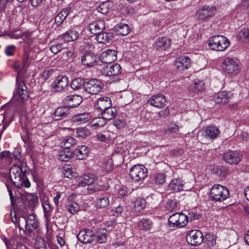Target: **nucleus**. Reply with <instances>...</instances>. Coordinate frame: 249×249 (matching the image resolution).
I'll list each match as a JSON object with an SVG mask.
<instances>
[{
    "instance_id": "f8f14e48",
    "label": "nucleus",
    "mask_w": 249,
    "mask_h": 249,
    "mask_svg": "<svg viewBox=\"0 0 249 249\" xmlns=\"http://www.w3.org/2000/svg\"><path fill=\"white\" fill-rule=\"evenodd\" d=\"M148 104L157 108H162L167 103L166 97L161 94L152 96L147 101Z\"/></svg>"
},
{
    "instance_id": "9b49d317",
    "label": "nucleus",
    "mask_w": 249,
    "mask_h": 249,
    "mask_svg": "<svg viewBox=\"0 0 249 249\" xmlns=\"http://www.w3.org/2000/svg\"><path fill=\"white\" fill-rule=\"evenodd\" d=\"M25 221V231L29 233L35 230L38 226L39 222L35 214H30L27 217L24 216Z\"/></svg>"
},
{
    "instance_id": "4be33fe9",
    "label": "nucleus",
    "mask_w": 249,
    "mask_h": 249,
    "mask_svg": "<svg viewBox=\"0 0 249 249\" xmlns=\"http://www.w3.org/2000/svg\"><path fill=\"white\" fill-rule=\"evenodd\" d=\"M89 28L92 34L96 35L99 33L103 32L106 28L105 22L102 20L93 22L89 25Z\"/></svg>"
},
{
    "instance_id": "393cba45",
    "label": "nucleus",
    "mask_w": 249,
    "mask_h": 249,
    "mask_svg": "<svg viewBox=\"0 0 249 249\" xmlns=\"http://www.w3.org/2000/svg\"><path fill=\"white\" fill-rule=\"evenodd\" d=\"M168 189L173 192H177L184 190V183L180 178L173 179L168 186Z\"/></svg>"
},
{
    "instance_id": "f257e3e1",
    "label": "nucleus",
    "mask_w": 249,
    "mask_h": 249,
    "mask_svg": "<svg viewBox=\"0 0 249 249\" xmlns=\"http://www.w3.org/2000/svg\"><path fill=\"white\" fill-rule=\"evenodd\" d=\"M208 46L212 50L223 51L226 49L230 45L229 39L226 37L221 36H213L208 41Z\"/></svg>"
},
{
    "instance_id": "680f3d73",
    "label": "nucleus",
    "mask_w": 249,
    "mask_h": 249,
    "mask_svg": "<svg viewBox=\"0 0 249 249\" xmlns=\"http://www.w3.org/2000/svg\"><path fill=\"white\" fill-rule=\"evenodd\" d=\"M176 202L172 200H168L166 203V207L168 211H173L177 208Z\"/></svg>"
},
{
    "instance_id": "2f4dec72",
    "label": "nucleus",
    "mask_w": 249,
    "mask_h": 249,
    "mask_svg": "<svg viewBox=\"0 0 249 249\" xmlns=\"http://www.w3.org/2000/svg\"><path fill=\"white\" fill-rule=\"evenodd\" d=\"M219 133V130L217 127L209 126L206 127L203 134L206 138L213 140L217 137Z\"/></svg>"
},
{
    "instance_id": "603ef678",
    "label": "nucleus",
    "mask_w": 249,
    "mask_h": 249,
    "mask_svg": "<svg viewBox=\"0 0 249 249\" xmlns=\"http://www.w3.org/2000/svg\"><path fill=\"white\" fill-rule=\"evenodd\" d=\"M80 210V207L77 203L72 202L68 205V211L71 214H75Z\"/></svg>"
},
{
    "instance_id": "473e14b6",
    "label": "nucleus",
    "mask_w": 249,
    "mask_h": 249,
    "mask_svg": "<svg viewBox=\"0 0 249 249\" xmlns=\"http://www.w3.org/2000/svg\"><path fill=\"white\" fill-rule=\"evenodd\" d=\"M79 36V33L77 31L73 29L69 30L66 33L61 35L62 39L65 42L73 41L76 40Z\"/></svg>"
},
{
    "instance_id": "72a5a7b5",
    "label": "nucleus",
    "mask_w": 249,
    "mask_h": 249,
    "mask_svg": "<svg viewBox=\"0 0 249 249\" xmlns=\"http://www.w3.org/2000/svg\"><path fill=\"white\" fill-rule=\"evenodd\" d=\"M231 95L230 92H219L215 97V101L217 104H225L229 101Z\"/></svg>"
},
{
    "instance_id": "0eeeda50",
    "label": "nucleus",
    "mask_w": 249,
    "mask_h": 249,
    "mask_svg": "<svg viewBox=\"0 0 249 249\" xmlns=\"http://www.w3.org/2000/svg\"><path fill=\"white\" fill-rule=\"evenodd\" d=\"M10 177L13 184L18 188L22 187V179L24 178L22 169L18 166H13L10 169Z\"/></svg>"
},
{
    "instance_id": "338daca9",
    "label": "nucleus",
    "mask_w": 249,
    "mask_h": 249,
    "mask_svg": "<svg viewBox=\"0 0 249 249\" xmlns=\"http://www.w3.org/2000/svg\"><path fill=\"white\" fill-rule=\"evenodd\" d=\"M63 193L57 192L56 196L53 197V202L56 206L59 205L60 200L61 198Z\"/></svg>"
},
{
    "instance_id": "f704fd0d",
    "label": "nucleus",
    "mask_w": 249,
    "mask_h": 249,
    "mask_svg": "<svg viewBox=\"0 0 249 249\" xmlns=\"http://www.w3.org/2000/svg\"><path fill=\"white\" fill-rule=\"evenodd\" d=\"M107 121L105 119L102 117H98L94 118L89 124V127L93 129H96L99 127H101L105 125Z\"/></svg>"
},
{
    "instance_id": "69168bd1",
    "label": "nucleus",
    "mask_w": 249,
    "mask_h": 249,
    "mask_svg": "<svg viewBox=\"0 0 249 249\" xmlns=\"http://www.w3.org/2000/svg\"><path fill=\"white\" fill-rule=\"evenodd\" d=\"M187 216L188 217V221L190 220V221H192L196 219H198L199 218L200 215L199 214H197L196 212H191L189 213L188 215H187Z\"/></svg>"
},
{
    "instance_id": "6ab92c4d",
    "label": "nucleus",
    "mask_w": 249,
    "mask_h": 249,
    "mask_svg": "<svg viewBox=\"0 0 249 249\" xmlns=\"http://www.w3.org/2000/svg\"><path fill=\"white\" fill-rule=\"evenodd\" d=\"M121 71V66L118 64H114L110 66L104 67L103 73L107 76H115L120 74Z\"/></svg>"
},
{
    "instance_id": "58836bf2",
    "label": "nucleus",
    "mask_w": 249,
    "mask_h": 249,
    "mask_svg": "<svg viewBox=\"0 0 249 249\" xmlns=\"http://www.w3.org/2000/svg\"><path fill=\"white\" fill-rule=\"evenodd\" d=\"M146 201L144 199L141 197L137 198L134 202V209L136 212H140L145 208Z\"/></svg>"
},
{
    "instance_id": "ddd939ff",
    "label": "nucleus",
    "mask_w": 249,
    "mask_h": 249,
    "mask_svg": "<svg viewBox=\"0 0 249 249\" xmlns=\"http://www.w3.org/2000/svg\"><path fill=\"white\" fill-rule=\"evenodd\" d=\"M95 233L91 230L85 229L80 231L77 237L79 241L84 244L92 242L94 239Z\"/></svg>"
},
{
    "instance_id": "bb28decb",
    "label": "nucleus",
    "mask_w": 249,
    "mask_h": 249,
    "mask_svg": "<svg viewBox=\"0 0 249 249\" xmlns=\"http://www.w3.org/2000/svg\"><path fill=\"white\" fill-rule=\"evenodd\" d=\"M70 113L69 107L67 106H63L58 107L54 111L53 117L55 120H60L66 118Z\"/></svg>"
},
{
    "instance_id": "de8ad7c7",
    "label": "nucleus",
    "mask_w": 249,
    "mask_h": 249,
    "mask_svg": "<svg viewBox=\"0 0 249 249\" xmlns=\"http://www.w3.org/2000/svg\"><path fill=\"white\" fill-rule=\"evenodd\" d=\"M65 48L64 44L59 42H55L50 46L51 51L54 54L58 53Z\"/></svg>"
},
{
    "instance_id": "20e7f679",
    "label": "nucleus",
    "mask_w": 249,
    "mask_h": 249,
    "mask_svg": "<svg viewBox=\"0 0 249 249\" xmlns=\"http://www.w3.org/2000/svg\"><path fill=\"white\" fill-rule=\"evenodd\" d=\"M239 61L235 58L227 57L222 64V69L226 73L235 75L239 71Z\"/></svg>"
},
{
    "instance_id": "864d4df0",
    "label": "nucleus",
    "mask_w": 249,
    "mask_h": 249,
    "mask_svg": "<svg viewBox=\"0 0 249 249\" xmlns=\"http://www.w3.org/2000/svg\"><path fill=\"white\" fill-rule=\"evenodd\" d=\"M166 175L163 173H159L154 177V181L157 184H162L165 182Z\"/></svg>"
},
{
    "instance_id": "423d86ee",
    "label": "nucleus",
    "mask_w": 249,
    "mask_h": 249,
    "mask_svg": "<svg viewBox=\"0 0 249 249\" xmlns=\"http://www.w3.org/2000/svg\"><path fill=\"white\" fill-rule=\"evenodd\" d=\"M22 79H16L17 89L14 93V99L19 103L23 102L28 99L29 95L27 88Z\"/></svg>"
},
{
    "instance_id": "f03ea898",
    "label": "nucleus",
    "mask_w": 249,
    "mask_h": 249,
    "mask_svg": "<svg viewBox=\"0 0 249 249\" xmlns=\"http://www.w3.org/2000/svg\"><path fill=\"white\" fill-rule=\"evenodd\" d=\"M230 196L228 189L220 185H213L211 190L210 196L212 200L215 202L222 201L227 199Z\"/></svg>"
},
{
    "instance_id": "a18cd8bd",
    "label": "nucleus",
    "mask_w": 249,
    "mask_h": 249,
    "mask_svg": "<svg viewBox=\"0 0 249 249\" xmlns=\"http://www.w3.org/2000/svg\"><path fill=\"white\" fill-rule=\"evenodd\" d=\"M129 28L127 24L121 23L118 25L117 32L118 35L126 36L129 33Z\"/></svg>"
},
{
    "instance_id": "7c9ffc66",
    "label": "nucleus",
    "mask_w": 249,
    "mask_h": 249,
    "mask_svg": "<svg viewBox=\"0 0 249 249\" xmlns=\"http://www.w3.org/2000/svg\"><path fill=\"white\" fill-rule=\"evenodd\" d=\"M113 38V35L110 32L107 33L101 32L96 35V39L97 41L99 43L102 44L109 42L111 41Z\"/></svg>"
},
{
    "instance_id": "774afa93",
    "label": "nucleus",
    "mask_w": 249,
    "mask_h": 249,
    "mask_svg": "<svg viewBox=\"0 0 249 249\" xmlns=\"http://www.w3.org/2000/svg\"><path fill=\"white\" fill-rule=\"evenodd\" d=\"M104 170L106 172L112 170L113 168L112 162L110 160H107L104 166L103 167Z\"/></svg>"
},
{
    "instance_id": "6e6552de",
    "label": "nucleus",
    "mask_w": 249,
    "mask_h": 249,
    "mask_svg": "<svg viewBox=\"0 0 249 249\" xmlns=\"http://www.w3.org/2000/svg\"><path fill=\"white\" fill-rule=\"evenodd\" d=\"M103 86V84L97 79H91L84 84L83 89L89 93L96 94L101 91Z\"/></svg>"
},
{
    "instance_id": "3c124183",
    "label": "nucleus",
    "mask_w": 249,
    "mask_h": 249,
    "mask_svg": "<svg viewBox=\"0 0 249 249\" xmlns=\"http://www.w3.org/2000/svg\"><path fill=\"white\" fill-rule=\"evenodd\" d=\"M42 206L43 209L44 215L46 218L50 215V213L52 210L50 204L48 201H44L42 203Z\"/></svg>"
},
{
    "instance_id": "412c9836",
    "label": "nucleus",
    "mask_w": 249,
    "mask_h": 249,
    "mask_svg": "<svg viewBox=\"0 0 249 249\" xmlns=\"http://www.w3.org/2000/svg\"><path fill=\"white\" fill-rule=\"evenodd\" d=\"M98 59V57L93 53H88L82 57L81 62L83 65L91 67L96 65L97 63H99L98 61H97Z\"/></svg>"
},
{
    "instance_id": "052dcab7",
    "label": "nucleus",
    "mask_w": 249,
    "mask_h": 249,
    "mask_svg": "<svg viewBox=\"0 0 249 249\" xmlns=\"http://www.w3.org/2000/svg\"><path fill=\"white\" fill-rule=\"evenodd\" d=\"M31 36V34L29 33H22L21 38L24 43L29 45L32 42Z\"/></svg>"
},
{
    "instance_id": "13d9d810",
    "label": "nucleus",
    "mask_w": 249,
    "mask_h": 249,
    "mask_svg": "<svg viewBox=\"0 0 249 249\" xmlns=\"http://www.w3.org/2000/svg\"><path fill=\"white\" fill-rule=\"evenodd\" d=\"M26 199L33 205L36 204L38 201V197L37 195L34 193L28 194L26 196Z\"/></svg>"
},
{
    "instance_id": "8fccbe9b",
    "label": "nucleus",
    "mask_w": 249,
    "mask_h": 249,
    "mask_svg": "<svg viewBox=\"0 0 249 249\" xmlns=\"http://www.w3.org/2000/svg\"><path fill=\"white\" fill-rule=\"evenodd\" d=\"M139 225L141 229L149 230L151 227V223L148 219L143 218L140 220Z\"/></svg>"
},
{
    "instance_id": "dca6fc26",
    "label": "nucleus",
    "mask_w": 249,
    "mask_h": 249,
    "mask_svg": "<svg viewBox=\"0 0 249 249\" xmlns=\"http://www.w3.org/2000/svg\"><path fill=\"white\" fill-rule=\"evenodd\" d=\"M30 64L29 57L27 55H25L22 58V63L20 64L18 62H16L14 64V68L18 72V75L21 76L27 70Z\"/></svg>"
},
{
    "instance_id": "c85d7f7f",
    "label": "nucleus",
    "mask_w": 249,
    "mask_h": 249,
    "mask_svg": "<svg viewBox=\"0 0 249 249\" xmlns=\"http://www.w3.org/2000/svg\"><path fill=\"white\" fill-rule=\"evenodd\" d=\"M154 47L159 50H165L170 45V40L166 37L159 38L155 42Z\"/></svg>"
},
{
    "instance_id": "a878e982",
    "label": "nucleus",
    "mask_w": 249,
    "mask_h": 249,
    "mask_svg": "<svg viewBox=\"0 0 249 249\" xmlns=\"http://www.w3.org/2000/svg\"><path fill=\"white\" fill-rule=\"evenodd\" d=\"M88 147L86 145H79L73 152V156L78 160H84L89 153Z\"/></svg>"
},
{
    "instance_id": "f3484780",
    "label": "nucleus",
    "mask_w": 249,
    "mask_h": 249,
    "mask_svg": "<svg viewBox=\"0 0 249 249\" xmlns=\"http://www.w3.org/2000/svg\"><path fill=\"white\" fill-rule=\"evenodd\" d=\"M117 58V52L115 50L108 49L103 52L100 55L98 62L104 63H110Z\"/></svg>"
},
{
    "instance_id": "4d7b16f0",
    "label": "nucleus",
    "mask_w": 249,
    "mask_h": 249,
    "mask_svg": "<svg viewBox=\"0 0 249 249\" xmlns=\"http://www.w3.org/2000/svg\"><path fill=\"white\" fill-rule=\"evenodd\" d=\"M180 128V126L175 123L170 124L166 131L170 133H177Z\"/></svg>"
},
{
    "instance_id": "a211bd4d",
    "label": "nucleus",
    "mask_w": 249,
    "mask_h": 249,
    "mask_svg": "<svg viewBox=\"0 0 249 249\" xmlns=\"http://www.w3.org/2000/svg\"><path fill=\"white\" fill-rule=\"evenodd\" d=\"M96 179V176L94 174H85L78 178L77 185L78 187H83L86 185L89 186L94 184Z\"/></svg>"
},
{
    "instance_id": "5701e85b",
    "label": "nucleus",
    "mask_w": 249,
    "mask_h": 249,
    "mask_svg": "<svg viewBox=\"0 0 249 249\" xmlns=\"http://www.w3.org/2000/svg\"><path fill=\"white\" fill-rule=\"evenodd\" d=\"M69 83L68 79H56L51 84L52 91L53 92L61 91L68 86Z\"/></svg>"
},
{
    "instance_id": "39448f33",
    "label": "nucleus",
    "mask_w": 249,
    "mask_h": 249,
    "mask_svg": "<svg viewBox=\"0 0 249 249\" xmlns=\"http://www.w3.org/2000/svg\"><path fill=\"white\" fill-rule=\"evenodd\" d=\"M188 222L187 215L182 213H176L170 216L168 219L169 226L173 228L184 227Z\"/></svg>"
},
{
    "instance_id": "4468645a",
    "label": "nucleus",
    "mask_w": 249,
    "mask_h": 249,
    "mask_svg": "<svg viewBox=\"0 0 249 249\" xmlns=\"http://www.w3.org/2000/svg\"><path fill=\"white\" fill-rule=\"evenodd\" d=\"M191 65V61L188 56L182 55L176 58L175 66L178 71L187 70Z\"/></svg>"
},
{
    "instance_id": "cd10ccee",
    "label": "nucleus",
    "mask_w": 249,
    "mask_h": 249,
    "mask_svg": "<svg viewBox=\"0 0 249 249\" xmlns=\"http://www.w3.org/2000/svg\"><path fill=\"white\" fill-rule=\"evenodd\" d=\"M66 100L68 102V107L69 108H74L78 107L82 102V97L81 96L73 94L66 97Z\"/></svg>"
},
{
    "instance_id": "e2e57ef3",
    "label": "nucleus",
    "mask_w": 249,
    "mask_h": 249,
    "mask_svg": "<svg viewBox=\"0 0 249 249\" xmlns=\"http://www.w3.org/2000/svg\"><path fill=\"white\" fill-rule=\"evenodd\" d=\"M226 171V169L223 166L217 167L213 169V172L219 176L224 175Z\"/></svg>"
},
{
    "instance_id": "9d476101",
    "label": "nucleus",
    "mask_w": 249,
    "mask_h": 249,
    "mask_svg": "<svg viewBox=\"0 0 249 249\" xmlns=\"http://www.w3.org/2000/svg\"><path fill=\"white\" fill-rule=\"evenodd\" d=\"M215 8L205 5L197 10L196 17L199 20H205L213 17L215 14Z\"/></svg>"
},
{
    "instance_id": "ea45409f",
    "label": "nucleus",
    "mask_w": 249,
    "mask_h": 249,
    "mask_svg": "<svg viewBox=\"0 0 249 249\" xmlns=\"http://www.w3.org/2000/svg\"><path fill=\"white\" fill-rule=\"evenodd\" d=\"M69 9H64L59 13L55 18V22L57 25H60L66 19L69 14Z\"/></svg>"
},
{
    "instance_id": "5fc2aeb1",
    "label": "nucleus",
    "mask_w": 249,
    "mask_h": 249,
    "mask_svg": "<svg viewBox=\"0 0 249 249\" xmlns=\"http://www.w3.org/2000/svg\"><path fill=\"white\" fill-rule=\"evenodd\" d=\"M109 10V3L105 2L101 4L97 9L98 12L103 14H107Z\"/></svg>"
},
{
    "instance_id": "0e129e2a",
    "label": "nucleus",
    "mask_w": 249,
    "mask_h": 249,
    "mask_svg": "<svg viewBox=\"0 0 249 249\" xmlns=\"http://www.w3.org/2000/svg\"><path fill=\"white\" fill-rule=\"evenodd\" d=\"M16 47L14 45L8 46L5 48V53L8 56H12L14 54Z\"/></svg>"
},
{
    "instance_id": "37998d69",
    "label": "nucleus",
    "mask_w": 249,
    "mask_h": 249,
    "mask_svg": "<svg viewBox=\"0 0 249 249\" xmlns=\"http://www.w3.org/2000/svg\"><path fill=\"white\" fill-rule=\"evenodd\" d=\"M76 143V140L74 138L71 137H69L62 141L61 147H63V146H64L63 148L70 149V148L75 144Z\"/></svg>"
},
{
    "instance_id": "aec40b11",
    "label": "nucleus",
    "mask_w": 249,
    "mask_h": 249,
    "mask_svg": "<svg viewBox=\"0 0 249 249\" xmlns=\"http://www.w3.org/2000/svg\"><path fill=\"white\" fill-rule=\"evenodd\" d=\"M204 89V82L202 80L197 79L194 81L189 87L190 93L192 96L202 92Z\"/></svg>"
},
{
    "instance_id": "6e6d98bb",
    "label": "nucleus",
    "mask_w": 249,
    "mask_h": 249,
    "mask_svg": "<svg viewBox=\"0 0 249 249\" xmlns=\"http://www.w3.org/2000/svg\"><path fill=\"white\" fill-rule=\"evenodd\" d=\"M113 124L117 129H121L125 126L126 122L123 119H117L114 121Z\"/></svg>"
},
{
    "instance_id": "bf43d9fd",
    "label": "nucleus",
    "mask_w": 249,
    "mask_h": 249,
    "mask_svg": "<svg viewBox=\"0 0 249 249\" xmlns=\"http://www.w3.org/2000/svg\"><path fill=\"white\" fill-rule=\"evenodd\" d=\"M108 132L105 131L104 133H100L95 135V138L100 142H106L109 137Z\"/></svg>"
},
{
    "instance_id": "c9c22d12",
    "label": "nucleus",
    "mask_w": 249,
    "mask_h": 249,
    "mask_svg": "<svg viewBox=\"0 0 249 249\" xmlns=\"http://www.w3.org/2000/svg\"><path fill=\"white\" fill-rule=\"evenodd\" d=\"M90 118V116L88 113H83L73 116L72 118V121L73 122L83 124L89 121Z\"/></svg>"
},
{
    "instance_id": "b1692460",
    "label": "nucleus",
    "mask_w": 249,
    "mask_h": 249,
    "mask_svg": "<svg viewBox=\"0 0 249 249\" xmlns=\"http://www.w3.org/2000/svg\"><path fill=\"white\" fill-rule=\"evenodd\" d=\"M111 100L107 97L99 98L95 104L96 108L99 111H101V112L109 107H111Z\"/></svg>"
},
{
    "instance_id": "4c0bfd02",
    "label": "nucleus",
    "mask_w": 249,
    "mask_h": 249,
    "mask_svg": "<svg viewBox=\"0 0 249 249\" xmlns=\"http://www.w3.org/2000/svg\"><path fill=\"white\" fill-rule=\"evenodd\" d=\"M97 241L99 243H104L107 242L108 235L107 230L106 228H101L96 232Z\"/></svg>"
},
{
    "instance_id": "49530a36",
    "label": "nucleus",
    "mask_w": 249,
    "mask_h": 249,
    "mask_svg": "<svg viewBox=\"0 0 249 249\" xmlns=\"http://www.w3.org/2000/svg\"><path fill=\"white\" fill-rule=\"evenodd\" d=\"M76 134L78 137L84 138L90 135V131L86 127H79L76 129Z\"/></svg>"
},
{
    "instance_id": "09e8293b",
    "label": "nucleus",
    "mask_w": 249,
    "mask_h": 249,
    "mask_svg": "<svg viewBox=\"0 0 249 249\" xmlns=\"http://www.w3.org/2000/svg\"><path fill=\"white\" fill-rule=\"evenodd\" d=\"M84 83L83 79H73L71 82V87L73 89H78L84 87Z\"/></svg>"
},
{
    "instance_id": "1a4fd4ad",
    "label": "nucleus",
    "mask_w": 249,
    "mask_h": 249,
    "mask_svg": "<svg viewBox=\"0 0 249 249\" xmlns=\"http://www.w3.org/2000/svg\"><path fill=\"white\" fill-rule=\"evenodd\" d=\"M186 241L192 246H199L203 241V235L199 230H194L189 231L186 235Z\"/></svg>"
},
{
    "instance_id": "2eb2a0df",
    "label": "nucleus",
    "mask_w": 249,
    "mask_h": 249,
    "mask_svg": "<svg viewBox=\"0 0 249 249\" xmlns=\"http://www.w3.org/2000/svg\"><path fill=\"white\" fill-rule=\"evenodd\" d=\"M223 159L230 164H237L241 160V156L236 151H229L223 155Z\"/></svg>"
},
{
    "instance_id": "79ce46f5",
    "label": "nucleus",
    "mask_w": 249,
    "mask_h": 249,
    "mask_svg": "<svg viewBox=\"0 0 249 249\" xmlns=\"http://www.w3.org/2000/svg\"><path fill=\"white\" fill-rule=\"evenodd\" d=\"M63 174L65 177L71 178L76 175V169L70 165L66 166L64 167Z\"/></svg>"
},
{
    "instance_id": "e433bc0d",
    "label": "nucleus",
    "mask_w": 249,
    "mask_h": 249,
    "mask_svg": "<svg viewBox=\"0 0 249 249\" xmlns=\"http://www.w3.org/2000/svg\"><path fill=\"white\" fill-rule=\"evenodd\" d=\"M103 117L105 120H110L116 116V109L115 107H109L101 112Z\"/></svg>"
},
{
    "instance_id": "c03bdc74",
    "label": "nucleus",
    "mask_w": 249,
    "mask_h": 249,
    "mask_svg": "<svg viewBox=\"0 0 249 249\" xmlns=\"http://www.w3.org/2000/svg\"><path fill=\"white\" fill-rule=\"evenodd\" d=\"M96 203L98 208H105L109 204V201L107 197L102 196L97 198Z\"/></svg>"
},
{
    "instance_id": "a19ab883",
    "label": "nucleus",
    "mask_w": 249,
    "mask_h": 249,
    "mask_svg": "<svg viewBox=\"0 0 249 249\" xmlns=\"http://www.w3.org/2000/svg\"><path fill=\"white\" fill-rule=\"evenodd\" d=\"M238 38L240 41L242 42H249V29H241L238 34Z\"/></svg>"
},
{
    "instance_id": "7ed1b4c3",
    "label": "nucleus",
    "mask_w": 249,
    "mask_h": 249,
    "mask_svg": "<svg viewBox=\"0 0 249 249\" xmlns=\"http://www.w3.org/2000/svg\"><path fill=\"white\" fill-rule=\"evenodd\" d=\"M129 175L134 182H141L146 177L147 170L143 165H135L130 168Z\"/></svg>"
},
{
    "instance_id": "c756f323",
    "label": "nucleus",
    "mask_w": 249,
    "mask_h": 249,
    "mask_svg": "<svg viewBox=\"0 0 249 249\" xmlns=\"http://www.w3.org/2000/svg\"><path fill=\"white\" fill-rule=\"evenodd\" d=\"M71 157L72 153L69 149L61 147L57 152V158L58 160L61 161H68Z\"/></svg>"
}]
</instances>
